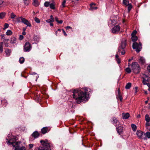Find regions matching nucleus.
<instances>
[{"label": "nucleus", "instance_id": "nucleus-1", "mask_svg": "<svg viewBox=\"0 0 150 150\" xmlns=\"http://www.w3.org/2000/svg\"><path fill=\"white\" fill-rule=\"evenodd\" d=\"M88 89L86 88H79L72 90V98L76 100V103L79 104L83 101L88 100Z\"/></svg>", "mask_w": 150, "mask_h": 150}, {"label": "nucleus", "instance_id": "nucleus-2", "mask_svg": "<svg viewBox=\"0 0 150 150\" xmlns=\"http://www.w3.org/2000/svg\"><path fill=\"white\" fill-rule=\"evenodd\" d=\"M17 140L16 137H13L7 142V144L13 146L12 150H25L22 148L19 149L18 143L16 141Z\"/></svg>", "mask_w": 150, "mask_h": 150}, {"label": "nucleus", "instance_id": "nucleus-3", "mask_svg": "<svg viewBox=\"0 0 150 150\" xmlns=\"http://www.w3.org/2000/svg\"><path fill=\"white\" fill-rule=\"evenodd\" d=\"M40 142L43 146L36 147L35 148V150H51L50 148V144L48 143L47 141L41 140Z\"/></svg>", "mask_w": 150, "mask_h": 150}, {"label": "nucleus", "instance_id": "nucleus-4", "mask_svg": "<svg viewBox=\"0 0 150 150\" xmlns=\"http://www.w3.org/2000/svg\"><path fill=\"white\" fill-rule=\"evenodd\" d=\"M126 45V40L125 39H123L120 45L118 47V51L117 54L115 55V59L119 58L118 54L120 53L121 49H123L125 47Z\"/></svg>", "mask_w": 150, "mask_h": 150}, {"label": "nucleus", "instance_id": "nucleus-5", "mask_svg": "<svg viewBox=\"0 0 150 150\" xmlns=\"http://www.w3.org/2000/svg\"><path fill=\"white\" fill-rule=\"evenodd\" d=\"M143 80L142 81L143 83L144 84H147L149 89V91H150V77H149L146 75L144 74L142 77Z\"/></svg>", "mask_w": 150, "mask_h": 150}, {"label": "nucleus", "instance_id": "nucleus-6", "mask_svg": "<svg viewBox=\"0 0 150 150\" xmlns=\"http://www.w3.org/2000/svg\"><path fill=\"white\" fill-rule=\"evenodd\" d=\"M132 68L134 73L137 74L139 72L140 70V67L137 62L132 63Z\"/></svg>", "mask_w": 150, "mask_h": 150}, {"label": "nucleus", "instance_id": "nucleus-7", "mask_svg": "<svg viewBox=\"0 0 150 150\" xmlns=\"http://www.w3.org/2000/svg\"><path fill=\"white\" fill-rule=\"evenodd\" d=\"M132 47L134 49L136 50L137 52H138L141 51L142 48V44L140 42L138 44L137 42H135L133 43Z\"/></svg>", "mask_w": 150, "mask_h": 150}, {"label": "nucleus", "instance_id": "nucleus-8", "mask_svg": "<svg viewBox=\"0 0 150 150\" xmlns=\"http://www.w3.org/2000/svg\"><path fill=\"white\" fill-rule=\"evenodd\" d=\"M32 48L31 44L28 42H26L25 44L24 50L26 52H29L30 51Z\"/></svg>", "mask_w": 150, "mask_h": 150}, {"label": "nucleus", "instance_id": "nucleus-9", "mask_svg": "<svg viewBox=\"0 0 150 150\" xmlns=\"http://www.w3.org/2000/svg\"><path fill=\"white\" fill-rule=\"evenodd\" d=\"M137 134L139 139H143L145 138L144 132L141 131H137L136 132Z\"/></svg>", "mask_w": 150, "mask_h": 150}, {"label": "nucleus", "instance_id": "nucleus-10", "mask_svg": "<svg viewBox=\"0 0 150 150\" xmlns=\"http://www.w3.org/2000/svg\"><path fill=\"white\" fill-rule=\"evenodd\" d=\"M120 28V26L119 25H115L112 29L111 31L113 33H116L119 31Z\"/></svg>", "mask_w": 150, "mask_h": 150}, {"label": "nucleus", "instance_id": "nucleus-11", "mask_svg": "<svg viewBox=\"0 0 150 150\" xmlns=\"http://www.w3.org/2000/svg\"><path fill=\"white\" fill-rule=\"evenodd\" d=\"M22 22V23L27 25L28 26L30 27L31 26V23L29 21L24 18Z\"/></svg>", "mask_w": 150, "mask_h": 150}, {"label": "nucleus", "instance_id": "nucleus-12", "mask_svg": "<svg viewBox=\"0 0 150 150\" xmlns=\"http://www.w3.org/2000/svg\"><path fill=\"white\" fill-rule=\"evenodd\" d=\"M32 4L33 6L35 7H38L40 3L38 0H32Z\"/></svg>", "mask_w": 150, "mask_h": 150}, {"label": "nucleus", "instance_id": "nucleus-13", "mask_svg": "<svg viewBox=\"0 0 150 150\" xmlns=\"http://www.w3.org/2000/svg\"><path fill=\"white\" fill-rule=\"evenodd\" d=\"M123 118L124 119H127L129 117V114L128 113H123L122 114Z\"/></svg>", "mask_w": 150, "mask_h": 150}, {"label": "nucleus", "instance_id": "nucleus-14", "mask_svg": "<svg viewBox=\"0 0 150 150\" xmlns=\"http://www.w3.org/2000/svg\"><path fill=\"white\" fill-rule=\"evenodd\" d=\"M39 133H38V132L37 131L34 132H33V133L32 134V135L30 136H32V137H33L34 138V139H35L36 138H38L39 136Z\"/></svg>", "mask_w": 150, "mask_h": 150}, {"label": "nucleus", "instance_id": "nucleus-15", "mask_svg": "<svg viewBox=\"0 0 150 150\" xmlns=\"http://www.w3.org/2000/svg\"><path fill=\"white\" fill-rule=\"evenodd\" d=\"M23 18L21 17H19L17 18H16V21H15L18 23H19L21 22L22 23L23 20Z\"/></svg>", "mask_w": 150, "mask_h": 150}, {"label": "nucleus", "instance_id": "nucleus-16", "mask_svg": "<svg viewBox=\"0 0 150 150\" xmlns=\"http://www.w3.org/2000/svg\"><path fill=\"white\" fill-rule=\"evenodd\" d=\"M112 122V123L116 126H117L119 123L115 117L113 118Z\"/></svg>", "mask_w": 150, "mask_h": 150}, {"label": "nucleus", "instance_id": "nucleus-17", "mask_svg": "<svg viewBox=\"0 0 150 150\" xmlns=\"http://www.w3.org/2000/svg\"><path fill=\"white\" fill-rule=\"evenodd\" d=\"M117 92H118V93L116 95L117 98H119L120 101H122V96L120 93L119 89H118Z\"/></svg>", "mask_w": 150, "mask_h": 150}, {"label": "nucleus", "instance_id": "nucleus-18", "mask_svg": "<svg viewBox=\"0 0 150 150\" xmlns=\"http://www.w3.org/2000/svg\"><path fill=\"white\" fill-rule=\"evenodd\" d=\"M117 131V133L120 134L122 131V127L121 126H120L116 128Z\"/></svg>", "mask_w": 150, "mask_h": 150}, {"label": "nucleus", "instance_id": "nucleus-19", "mask_svg": "<svg viewBox=\"0 0 150 150\" xmlns=\"http://www.w3.org/2000/svg\"><path fill=\"white\" fill-rule=\"evenodd\" d=\"M144 135L145 137L144 139L146 140L147 138L149 139L150 138V132H147L146 133H144Z\"/></svg>", "mask_w": 150, "mask_h": 150}, {"label": "nucleus", "instance_id": "nucleus-20", "mask_svg": "<svg viewBox=\"0 0 150 150\" xmlns=\"http://www.w3.org/2000/svg\"><path fill=\"white\" fill-rule=\"evenodd\" d=\"M139 62L142 64H143L145 63V59L144 57H140L139 59Z\"/></svg>", "mask_w": 150, "mask_h": 150}, {"label": "nucleus", "instance_id": "nucleus-21", "mask_svg": "<svg viewBox=\"0 0 150 150\" xmlns=\"http://www.w3.org/2000/svg\"><path fill=\"white\" fill-rule=\"evenodd\" d=\"M50 18L46 20V21L48 23H51L54 21V18L52 15H51Z\"/></svg>", "mask_w": 150, "mask_h": 150}, {"label": "nucleus", "instance_id": "nucleus-22", "mask_svg": "<svg viewBox=\"0 0 150 150\" xmlns=\"http://www.w3.org/2000/svg\"><path fill=\"white\" fill-rule=\"evenodd\" d=\"M48 128L47 127H43L41 129V132L42 134H45L48 131Z\"/></svg>", "mask_w": 150, "mask_h": 150}, {"label": "nucleus", "instance_id": "nucleus-23", "mask_svg": "<svg viewBox=\"0 0 150 150\" xmlns=\"http://www.w3.org/2000/svg\"><path fill=\"white\" fill-rule=\"evenodd\" d=\"M16 39L15 37H12L11 38L10 43L11 44L16 43Z\"/></svg>", "mask_w": 150, "mask_h": 150}, {"label": "nucleus", "instance_id": "nucleus-24", "mask_svg": "<svg viewBox=\"0 0 150 150\" xmlns=\"http://www.w3.org/2000/svg\"><path fill=\"white\" fill-rule=\"evenodd\" d=\"M132 40L133 42L136 41L137 40V37L136 36L133 35V33L132 34Z\"/></svg>", "mask_w": 150, "mask_h": 150}, {"label": "nucleus", "instance_id": "nucleus-25", "mask_svg": "<svg viewBox=\"0 0 150 150\" xmlns=\"http://www.w3.org/2000/svg\"><path fill=\"white\" fill-rule=\"evenodd\" d=\"M24 5L25 6H28L30 3L29 0H23Z\"/></svg>", "mask_w": 150, "mask_h": 150}, {"label": "nucleus", "instance_id": "nucleus-26", "mask_svg": "<svg viewBox=\"0 0 150 150\" xmlns=\"http://www.w3.org/2000/svg\"><path fill=\"white\" fill-rule=\"evenodd\" d=\"M3 51V42H0V53H2Z\"/></svg>", "mask_w": 150, "mask_h": 150}, {"label": "nucleus", "instance_id": "nucleus-27", "mask_svg": "<svg viewBox=\"0 0 150 150\" xmlns=\"http://www.w3.org/2000/svg\"><path fill=\"white\" fill-rule=\"evenodd\" d=\"M5 53L7 56H9L10 54L11 51L8 49H7L5 51Z\"/></svg>", "mask_w": 150, "mask_h": 150}, {"label": "nucleus", "instance_id": "nucleus-28", "mask_svg": "<svg viewBox=\"0 0 150 150\" xmlns=\"http://www.w3.org/2000/svg\"><path fill=\"white\" fill-rule=\"evenodd\" d=\"M126 6H127V9L128 12H129L132 9V6L131 4H129L128 5Z\"/></svg>", "mask_w": 150, "mask_h": 150}, {"label": "nucleus", "instance_id": "nucleus-29", "mask_svg": "<svg viewBox=\"0 0 150 150\" xmlns=\"http://www.w3.org/2000/svg\"><path fill=\"white\" fill-rule=\"evenodd\" d=\"M50 8L52 9H55V4L53 3L50 4Z\"/></svg>", "mask_w": 150, "mask_h": 150}, {"label": "nucleus", "instance_id": "nucleus-30", "mask_svg": "<svg viewBox=\"0 0 150 150\" xmlns=\"http://www.w3.org/2000/svg\"><path fill=\"white\" fill-rule=\"evenodd\" d=\"M145 119L146 122H149L150 121V118L148 115H146L145 116Z\"/></svg>", "mask_w": 150, "mask_h": 150}, {"label": "nucleus", "instance_id": "nucleus-31", "mask_svg": "<svg viewBox=\"0 0 150 150\" xmlns=\"http://www.w3.org/2000/svg\"><path fill=\"white\" fill-rule=\"evenodd\" d=\"M131 86V83H128L125 86V88L126 89H129L130 88Z\"/></svg>", "mask_w": 150, "mask_h": 150}, {"label": "nucleus", "instance_id": "nucleus-32", "mask_svg": "<svg viewBox=\"0 0 150 150\" xmlns=\"http://www.w3.org/2000/svg\"><path fill=\"white\" fill-rule=\"evenodd\" d=\"M131 127L133 131H135L136 130L137 126L135 125L132 124L131 125Z\"/></svg>", "mask_w": 150, "mask_h": 150}, {"label": "nucleus", "instance_id": "nucleus-33", "mask_svg": "<svg viewBox=\"0 0 150 150\" xmlns=\"http://www.w3.org/2000/svg\"><path fill=\"white\" fill-rule=\"evenodd\" d=\"M123 4L126 6L129 4V0H123Z\"/></svg>", "mask_w": 150, "mask_h": 150}, {"label": "nucleus", "instance_id": "nucleus-34", "mask_svg": "<svg viewBox=\"0 0 150 150\" xmlns=\"http://www.w3.org/2000/svg\"><path fill=\"white\" fill-rule=\"evenodd\" d=\"M6 13H0V18L2 19L5 16Z\"/></svg>", "mask_w": 150, "mask_h": 150}, {"label": "nucleus", "instance_id": "nucleus-35", "mask_svg": "<svg viewBox=\"0 0 150 150\" xmlns=\"http://www.w3.org/2000/svg\"><path fill=\"white\" fill-rule=\"evenodd\" d=\"M6 35H10L12 34V32L10 30H8L6 33Z\"/></svg>", "mask_w": 150, "mask_h": 150}, {"label": "nucleus", "instance_id": "nucleus-36", "mask_svg": "<svg viewBox=\"0 0 150 150\" xmlns=\"http://www.w3.org/2000/svg\"><path fill=\"white\" fill-rule=\"evenodd\" d=\"M25 59L23 57H21L19 59V62L21 64L23 63L24 62Z\"/></svg>", "mask_w": 150, "mask_h": 150}, {"label": "nucleus", "instance_id": "nucleus-37", "mask_svg": "<svg viewBox=\"0 0 150 150\" xmlns=\"http://www.w3.org/2000/svg\"><path fill=\"white\" fill-rule=\"evenodd\" d=\"M66 1V0H64L62 3V5L61 6V7L64 8L65 6V4Z\"/></svg>", "mask_w": 150, "mask_h": 150}, {"label": "nucleus", "instance_id": "nucleus-38", "mask_svg": "<svg viewBox=\"0 0 150 150\" xmlns=\"http://www.w3.org/2000/svg\"><path fill=\"white\" fill-rule=\"evenodd\" d=\"M50 2L46 1L44 3V5L45 7H47L50 6Z\"/></svg>", "mask_w": 150, "mask_h": 150}, {"label": "nucleus", "instance_id": "nucleus-39", "mask_svg": "<svg viewBox=\"0 0 150 150\" xmlns=\"http://www.w3.org/2000/svg\"><path fill=\"white\" fill-rule=\"evenodd\" d=\"M126 71L128 73H130L131 72V70L128 67L125 69Z\"/></svg>", "mask_w": 150, "mask_h": 150}, {"label": "nucleus", "instance_id": "nucleus-40", "mask_svg": "<svg viewBox=\"0 0 150 150\" xmlns=\"http://www.w3.org/2000/svg\"><path fill=\"white\" fill-rule=\"evenodd\" d=\"M35 21L37 23H39L40 22V20L37 17H35L34 18Z\"/></svg>", "mask_w": 150, "mask_h": 150}, {"label": "nucleus", "instance_id": "nucleus-41", "mask_svg": "<svg viewBox=\"0 0 150 150\" xmlns=\"http://www.w3.org/2000/svg\"><path fill=\"white\" fill-rule=\"evenodd\" d=\"M11 17L12 19L14 18L16 16V15L13 13H12L11 14Z\"/></svg>", "mask_w": 150, "mask_h": 150}, {"label": "nucleus", "instance_id": "nucleus-42", "mask_svg": "<svg viewBox=\"0 0 150 150\" xmlns=\"http://www.w3.org/2000/svg\"><path fill=\"white\" fill-rule=\"evenodd\" d=\"M98 8L97 7H93L92 6L90 7V10L91 11H93V10H96Z\"/></svg>", "mask_w": 150, "mask_h": 150}, {"label": "nucleus", "instance_id": "nucleus-43", "mask_svg": "<svg viewBox=\"0 0 150 150\" xmlns=\"http://www.w3.org/2000/svg\"><path fill=\"white\" fill-rule=\"evenodd\" d=\"M9 26V25L7 23H5L4 25V28H3L4 30L8 28Z\"/></svg>", "mask_w": 150, "mask_h": 150}, {"label": "nucleus", "instance_id": "nucleus-44", "mask_svg": "<svg viewBox=\"0 0 150 150\" xmlns=\"http://www.w3.org/2000/svg\"><path fill=\"white\" fill-rule=\"evenodd\" d=\"M111 23L112 24V25H115L116 24V21L114 20H111Z\"/></svg>", "mask_w": 150, "mask_h": 150}, {"label": "nucleus", "instance_id": "nucleus-45", "mask_svg": "<svg viewBox=\"0 0 150 150\" xmlns=\"http://www.w3.org/2000/svg\"><path fill=\"white\" fill-rule=\"evenodd\" d=\"M150 126V123L149 122H146V127L147 129H148V127Z\"/></svg>", "mask_w": 150, "mask_h": 150}, {"label": "nucleus", "instance_id": "nucleus-46", "mask_svg": "<svg viewBox=\"0 0 150 150\" xmlns=\"http://www.w3.org/2000/svg\"><path fill=\"white\" fill-rule=\"evenodd\" d=\"M124 49H125V48H124V49H121V51L122 50V51H121V54H122V55H124V54H125V50H124Z\"/></svg>", "mask_w": 150, "mask_h": 150}, {"label": "nucleus", "instance_id": "nucleus-47", "mask_svg": "<svg viewBox=\"0 0 150 150\" xmlns=\"http://www.w3.org/2000/svg\"><path fill=\"white\" fill-rule=\"evenodd\" d=\"M116 60L118 64H120V60L119 58L116 59Z\"/></svg>", "mask_w": 150, "mask_h": 150}, {"label": "nucleus", "instance_id": "nucleus-48", "mask_svg": "<svg viewBox=\"0 0 150 150\" xmlns=\"http://www.w3.org/2000/svg\"><path fill=\"white\" fill-rule=\"evenodd\" d=\"M23 38V36L21 35H20L19 36V39L20 40H22Z\"/></svg>", "mask_w": 150, "mask_h": 150}, {"label": "nucleus", "instance_id": "nucleus-49", "mask_svg": "<svg viewBox=\"0 0 150 150\" xmlns=\"http://www.w3.org/2000/svg\"><path fill=\"white\" fill-rule=\"evenodd\" d=\"M1 39H5L4 35L2 34L1 35Z\"/></svg>", "mask_w": 150, "mask_h": 150}, {"label": "nucleus", "instance_id": "nucleus-50", "mask_svg": "<svg viewBox=\"0 0 150 150\" xmlns=\"http://www.w3.org/2000/svg\"><path fill=\"white\" fill-rule=\"evenodd\" d=\"M66 28L67 29V30L69 28V29H71V30H72V29L69 26H67V27H66Z\"/></svg>", "mask_w": 150, "mask_h": 150}, {"label": "nucleus", "instance_id": "nucleus-51", "mask_svg": "<svg viewBox=\"0 0 150 150\" xmlns=\"http://www.w3.org/2000/svg\"><path fill=\"white\" fill-rule=\"evenodd\" d=\"M62 31H63V32L64 34V35H65V36H67V35L66 34V33L65 32V31L64 30L62 29Z\"/></svg>", "mask_w": 150, "mask_h": 150}, {"label": "nucleus", "instance_id": "nucleus-52", "mask_svg": "<svg viewBox=\"0 0 150 150\" xmlns=\"http://www.w3.org/2000/svg\"><path fill=\"white\" fill-rule=\"evenodd\" d=\"M96 5V4L92 2L90 4V7H91V6H92L93 5Z\"/></svg>", "mask_w": 150, "mask_h": 150}, {"label": "nucleus", "instance_id": "nucleus-53", "mask_svg": "<svg viewBox=\"0 0 150 150\" xmlns=\"http://www.w3.org/2000/svg\"><path fill=\"white\" fill-rule=\"evenodd\" d=\"M29 146L30 148H32L33 147V144H29Z\"/></svg>", "mask_w": 150, "mask_h": 150}, {"label": "nucleus", "instance_id": "nucleus-54", "mask_svg": "<svg viewBox=\"0 0 150 150\" xmlns=\"http://www.w3.org/2000/svg\"><path fill=\"white\" fill-rule=\"evenodd\" d=\"M63 21L62 20L59 21L57 23H59L62 24L63 23Z\"/></svg>", "mask_w": 150, "mask_h": 150}, {"label": "nucleus", "instance_id": "nucleus-55", "mask_svg": "<svg viewBox=\"0 0 150 150\" xmlns=\"http://www.w3.org/2000/svg\"><path fill=\"white\" fill-rule=\"evenodd\" d=\"M147 69L150 72V65L148 66Z\"/></svg>", "mask_w": 150, "mask_h": 150}, {"label": "nucleus", "instance_id": "nucleus-56", "mask_svg": "<svg viewBox=\"0 0 150 150\" xmlns=\"http://www.w3.org/2000/svg\"><path fill=\"white\" fill-rule=\"evenodd\" d=\"M55 21L57 22L59 20L58 19V18L57 17H56L55 18Z\"/></svg>", "mask_w": 150, "mask_h": 150}, {"label": "nucleus", "instance_id": "nucleus-57", "mask_svg": "<svg viewBox=\"0 0 150 150\" xmlns=\"http://www.w3.org/2000/svg\"><path fill=\"white\" fill-rule=\"evenodd\" d=\"M3 0H0V5L3 3Z\"/></svg>", "mask_w": 150, "mask_h": 150}, {"label": "nucleus", "instance_id": "nucleus-58", "mask_svg": "<svg viewBox=\"0 0 150 150\" xmlns=\"http://www.w3.org/2000/svg\"><path fill=\"white\" fill-rule=\"evenodd\" d=\"M5 47H8V44L5 43Z\"/></svg>", "mask_w": 150, "mask_h": 150}, {"label": "nucleus", "instance_id": "nucleus-59", "mask_svg": "<svg viewBox=\"0 0 150 150\" xmlns=\"http://www.w3.org/2000/svg\"><path fill=\"white\" fill-rule=\"evenodd\" d=\"M23 34V35H25V31H23L22 33Z\"/></svg>", "mask_w": 150, "mask_h": 150}, {"label": "nucleus", "instance_id": "nucleus-60", "mask_svg": "<svg viewBox=\"0 0 150 150\" xmlns=\"http://www.w3.org/2000/svg\"><path fill=\"white\" fill-rule=\"evenodd\" d=\"M137 118H140V115H139V114L138 115H137Z\"/></svg>", "mask_w": 150, "mask_h": 150}, {"label": "nucleus", "instance_id": "nucleus-61", "mask_svg": "<svg viewBox=\"0 0 150 150\" xmlns=\"http://www.w3.org/2000/svg\"><path fill=\"white\" fill-rule=\"evenodd\" d=\"M50 25L51 26H52L53 25V24L52 23H50Z\"/></svg>", "mask_w": 150, "mask_h": 150}, {"label": "nucleus", "instance_id": "nucleus-62", "mask_svg": "<svg viewBox=\"0 0 150 150\" xmlns=\"http://www.w3.org/2000/svg\"><path fill=\"white\" fill-rule=\"evenodd\" d=\"M26 30V28H23V31H25Z\"/></svg>", "mask_w": 150, "mask_h": 150}, {"label": "nucleus", "instance_id": "nucleus-63", "mask_svg": "<svg viewBox=\"0 0 150 150\" xmlns=\"http://www.w3.org/2000/svg\"><path fill=\"white\" fill-rule=\"evenodd\" d=\"M36 74V73L35 72H33L32 73V74L33 75H34V74Z\"/></svg>", "mask_w": 150, "mask_h": 150}, {"label": "nucleus", "instance_id": "nucleus-64", "mask_svg": "<svg viewBox=\"0 0 150 150\" xmlns=\"http://www.w3.org/2000/svg\"><path fill=\"white\" fill-rule=\"evenodd\" d=\"M148 130L150 131V127H148V129H147Z\"/></svg>", "mask_w": 150, "mask_h": 150}]
</instances>
